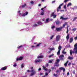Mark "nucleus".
Listing matches in <instances>:
<instances>
[{
  "mask_svg": "<svg viewBox=\"0 0 77 77\" xmlns=\"http://www.w3.org/2000/svg\"><path fill=\"white\" fill-rule=\"evenodd\" d=\"M73 51L72 50H70V54L71 56L72 55V53H73L75 54H77V43L75 44L74 46V48L73 49Z\"/></svg>",
  "mask_w": 77,
  "mask_h": 77,
  "instance_id": "nucleus-1",
  "label": "nucleus"
},
{
  "mask_svg": "<svg viewBox=\"0 0 77 77\" xmlns=\"http://www.w3.org/2000/svg\"><path fill=\"white\" fill-rule=\"evenodd\" d=\"M72 31H74H74H75V30H76V28H74L73 29H72Z\"/></svg>",
  "mask_w": 77,
  "mask_h": 77,
  "instance_id": "nucleus-47",
  "label": "nucleus"
},
{
  "mask_svg": "<svg viewBox=\"0 0 77 77\" xmlns=\"http://www.w3.org/2000/svg\"><path fill=\"white\" fill-rule=\"evenodd\" d=\"M67 75H69V72H67Z\"/></svg>",
  "mask_w": 77,
  "mask_h": 77,
  "instance_id": "nucleus-61",
  "label": "nucleus"
},
{
  "mask_svg": "<svg viewBox=\"0 0 77 77\" xmlns=\"http://www.w3.org/2000/svg\"><path fill=\"white\" fill-rule=\"evenodd\" d=\"M71 5H72V4L71 3H69L68 4L67 7H69V6H71Z\"/></svg>",
  "mask_w": 77,
  "mask_h": 77,
  "instance_id": "nucleus-22",
  "label": "nucleus"
},
{
  "mask_svg": "<svg viewBox=\"0 0 77 77\" xmlns=\"http://www.w3.org/2000/svg\"><path fill=\"white\" fill-rule=\"evenodd\" d=\"M37 23L38 25H41V24H42V22L40 21H38L37 22Z\"/></svg>",
  "mask_w": 77,
  "mask_h": 77,
  "instance_id": "nucleus-19",
  "label": "nucleus"
},
{
  "mask_svg": "<svg viewBox=\"0 0 77 77\" xmlns=\"http://www.w3.org/2000/svg\"><path fill=\"white\" fill-rule=\"evenodd\" d=\"M55 23L57 25H59L61 24V23L59 21H57L55 22Z\"/></svg>",
  "mask_w": 77,
  "mask_h": 77,
  "instance_id": "nucleus-6",
  "label": "nucleus"
},
{
  "mask_svg": "<svg viewBox=\"0 0 77 77\" xmlns=\"http://www.w3.org/2000/svg\"><path fill=\"white\" fill-rule=\"evenodd\" d=\"M59 62H60V60L58 59L56 60L55 63H59Z\"/></svg>",
  "mask_w": 77,
  "mask_h": 77,
  "instance_id": "nucleus-18",
  "label": "nucleus"
},
{
  "mask_svg": "<svg viewBox=\"0 0 77 77\" xmlns=\"http://www.w3.org/2000/svg\"><path fill=\"white\" fill-rule=\"evenodd\" d=\"M31 72L32 73L31 74L30 76H32L36 74V71L33 70H31Z\"/></svg>",
  "mask_w": 77,
  "mask_h": 77,
  "instance_id": "nucleus-4",
  "label": "nucleus"
},
{
  "mask_svg": "<svg viewBox=\"0 0 77 77\" xmlns=\"http://www.w3.org/2000/svg\"><path fill=\"white\" fill-rule=\"evenodd\" d=\"M55 2H56V1H54L52 2V3H55Z\"/></svg>",
  "mask_w": 77,
  "mask_h": 77,
  "instance_id": "nucleus-57",
  "label": "nucleus"
},
{
  "mask_svg": "<svg viewBox=\"0 0 77 77\" xmlns=\"http://www.w3.org/2000/svg\"><path fill=\"white\" fill-rule=\"evenodd\" d=\"M60 36L59 35H57L55 41L56 42H58V41H60Z\"/></svg>",
  "mask_w": 77,
  "mask_h": 77,
  "instance_id": "nucleus-2",
  "label": "nucleus"
},
{
  "mask_svg": "<svg viewBox=\"0 0 77 77\" xmlns=\"http://www.w3.org/2000/svg\"><path fill=\"white\" fill-rule=\"evenodd\" d=\"M20 60V58H17L16 59V61H18Z\"/></svg>",
  "mask_w": 77,
  "mask_h": 77,
  "instance_id": "nucleus-49",
  "label": "nucleus"
},
{
  "mask_svg": "<svg viewBox=\"0 0 77 77\" xmlns=\"http://www.w3.org/2000/svg\"><path fill=\"white\" fill-rule=\"evenodd\" d=\"M27 72H30V71L29 70H28L27 71Z\"/></svg>",
  "mask_w": 77,
  "mask_h": 77,
  "instance_id": "nucleus-53",
  "label": "nucleus"
},
{
  "mask_svg": "<svg viewBox=\"0 0 77 77\" xmlns=\"http://www.w3.org/2000/svg\"><path fill=\"white\" fill-rule=\"evenodd\" d=\"M48 75V73H46L45 74V75L43 76L42 77H46L45 76H47Z\"/></svg>",
  "mask_w": 77,
  "mask_h": 77,
  "instance_id": "nucleus-21",
  "label": "nucleus"
},
{
  "mask_svg": "<svg viewBox=\"0 0 77 77\" xmlns=\"http://www.w3.org/2000/svg\"><path fill=\"white\" fill-rule=\"evenodd\" d=\"M60 19L61 20H68V18L67 17L66 18H63V17L61 16L60 17Z\"/></svg>",
  "mask_w": 77,
  "mask_h": 77,
  "instance_id": "nucleus-5",
  "label": "nucleus"
},
{
  "mask_svg": "<svg viewBox=\"0 0 77 77\" xmlns=\"http://www.w3.org/2000/svg\"><path fill=\"white\" fill-rule=\"evenodd\" d=\"M39 58H40L41 59H42V58H44V56L42 55L38 56V57H37V59H39Z\"/></svg>",
  "mask_w": 77,
  "mask_h": 77,
  "instance_id": "nucleus-13",
  "label": "nucleus"
},
{
  "mask_svg": "<svg viewBox=\"0 0 77 77\" xmlns=\"http://www.w3.org/2000/svg\"><path fill=\"white\" fill-rule=\"evenodd\" d=\"M62 27H61L60 28H56V30L57 31H60L61 30H62Z\"/></svg>",
  "mask_w": 77,
  "mask_h": 77,
  "instance_id": "nucleus-11",
  "label": "nucleus"
},
{
  "mask_svg": "<svg viewBox=\"0 0 77 77\" xmlns=\"http://www.w3.org/2000/svg\"><path fill=\"white\" fill-rule=\"evenodd\" d=\"M60 11H61V12H62V11L64 12V10H60Z\"/></svg>",
  "mask_w": 77,
  "mask_h": 77,
  "instance_id": "nucleus-62",
  "label": "nucleus"
},
{
  "mask_svg": "<svg viewBox=\"0 0 77 77\" xmlns=\"http://www.w3.org/2000/svg\"><path fill=\"white\" fill-rule=\"evenodd\" d=\"M73 74H75V70H74L73 71Z\"/></svg>",
  "mask_w": 77,
  "mask_h": 77,
  "instance_id": "nucleus-46",
  "label": "nucleus"
},
{
  "mask_svg": "<svg viewBox=\"0 0 77 77\" xmlns=\"http://www.w3.org/2000/svg\"><path fill=\"white\" fill-rule=\"evenodd\" d=\"M68 59H69V60H72L73 59V57H71V56H69L68 58Z\"/></svg>",
  "mask_w": 77,
  "mask_h": 77,
  "instance_id": "nucleus-16",
  "label": "nucleus"
},
{
  "mask_svg": "<svg viewBox=\"0 0 77 77\" xmlns=\"http://www.w3.org/2000/svg\"><path fill=\"white\" fill-rule=\"evenodd\" d=\"M59 69L60 70H63V72H65V68H64L63 67H61L59 68Z\"/></svg>",
  "mask_w": 77,
  "mask_h": 77,
  "instance_id": "nucleus-8",
  "label": "nucleus"
},
{
  "mask_svg": "<svg viewBox=\"0 0 77 77\" xmlns=\"http://www.w3.org/2000/svg\"><path fill=\"white\" fill-rule=\"evenodd\" d=\"M61 60H63V57L59 58Z\"/></svg>",
  "mask_w": 77,
  "mask_h": 77,
  "instance_id": "nucleus-44",
  "label": "nucleus"
},
{
  "mask_svg": "<svg viewBox=\"0 0 77 77\" xmlns=\"http://www.w3.org/2000/svg\"><path fill=\"white\" fill-rule=\"evenodd\" d=\"M23 47V45H20V48H21V47Z\"/></svg>",
  "mask_w": 77,
  "mask_h": 77,
  "instance_id": "nucleus-64",
  "label": "nucleus"
},
{
  "mask_svg": "<svg viewBox=\"0 0 77 77\" xmlns=\"http://www.w3.org/2000/svg\"><path fill=\"white\" fill-rule=\"evenodd\" d=\"M48 71H49V73H50V72H51V70L50 69H49V70H48Z\"/></svg>",
  "mask_w": 77,
  "mask_h": 77,
  "instance_id": "nucleus-63",
  "label": "nucleus"
},
{
  "mask_svg": "<svg viewBox=\"0 0 77 77\" xmlns=\"http://www.w3.org/2000/svg\"><path fill=\"white\" fill-rule=\"evenodd\" d=\"M54 28H55V26H53L51 27V29H53Z\"/></svg>",
  "mask_w": 77,
  "mask_h": 77,
  "instance_id": "nucleus-43",
  "label": "nucleus"
},
{
  "mask_svg": "<svg viewBox=\"0 0 77 77\" xmlns=\"http://www.w3.org/2000/svg\"><path fill=\"white\" fill-rule=\"evenodd\" d=\"M13 66L14 67H15L17 66V64H16V63H15L13 65Z\"/></svg>",
  "mask_w": 77,
  "mask_h": 77,
  "instance_id": "nucleus-35",
  "label": "nucleus"
},
{
  "mask_svg": "<svg viewBox=\"0 0 77 77\" xmlns=\"http://www.w3.org/2000/svg\"><path fill=\"white\" fill-rule=\"evenodd\" d=\"M7 69V66H5L3 67H2L1 69V70H2L3 71H5V70H6Z\"/></svg>",
  "mask_w": 77,
  "mask_h": 77,
  "instance_id": "nucleus-7",
  "label": "nucleus"
},
{
  "mask_svg": "<svg viewBox=\"0 0 77 77\" xmlns=\"http://www.w3.org/2000/svg\"><path fill=\"white\" fill-rule=\"evenodd\" d=\"M71 0H65L63 2L64 3H66V2H69V1H70Z\"/></svg>",
  "mask_w": 77,
  "mask_h": 77,
  "instance_id": "nucleus-29",
  "label": "nucleus"
},
{
  "mask_svg": "<svg viewBox=\"0 0 77 77\" xmlns=\"http://www.w3.org/2000/svg\"><path fill=\"white\" fill-rule=\"evenodd\" d=\"M56 16H57L56 15H55V14L54 16H53L54 18H56Z\"/></svg>",
  "mask_w": 77,
  "mask_h": 77,
  "instance_id": "nucleus-41",
  "label": "nucleus"
},
{
  "mask_svg": "<svg viewBox=\"0 0 77 77\" xmlns=\"http://www.w3.org/2000/svg\"><path fill=\"white\" fill-rule=\"evenodd\" d=\"M43 69H44L45 71H47L48 70V69L46 68V67L43 66Z\"/></svg>",
  "mask_w": 77,
  "mask_h": 77,
  "instance_id": "nucleus-15",
  "label": "nucleus"
},
{
  "mask_svg": "<svg viewBox=\"0 0 77 77\" xmlns=\"http://www.w3.org/2000/svg\"><path fill=\"white\" fill-rule=\"evenodd\" d=\"M28 14V12L26 11L25 12V13H24L23 15H22V17H25L26 15H27Z\"/></svg>",
  "mask_w": 77,
  "mask_h": 77,
  "instance_id": "nucleus-10",
  "label": "nucleus"
},
{
  "mask_svg": "<svg viewBox=\"0 0 77 77\" xmlns=\"http://www.w3.org/2000/svg\"><path fill=\"white\" fill-rule=\"evenodd\" d=\"M38 26V25L37 24H35L33 26V27H37Z\"/></svg>",
  "mask_w": 77,
  "mask_h": 77,
  "instance_id": "nucleus-31",
  "label": "nucleus"
},
{
  "mask_svg": "<svg viewBox=\"0 0 77 77\" xmlns=\"http://www.w3.org/2000/svg\"><path fill=\"white\" fill-rule=\"evenodd\" d=\"M69 62V61L68 60L65 64H64V65L65 66H67V64Z\"/></svg>",
  "mask_w": 77,
  "mask_h": 77,
  "instance_id": "nucleus-24",
  "label": "nucleus"
},
{
  "mask_svg": "<svg viewBox=\"0 0 77 77\" xmlns=\"http://www.w3.org/2000/svg\"><path fill=\"white\" fill-rule=\"evenodd\" d=\"M68 27H69V26H68L67 27V31H66L67 33H68V32H69V29H68Z\"/></svg>",
  "mask_w": 77,
  "mask_h": 77,
  "instance_id": "nucleus-25",
  "label": "nucleus"
},
{
  "mask_svg": "<svg viewBox=\"0 0 77 77\" xmlns=\"http://www.w3.org/2000/svg\"><path fill=\"white\" fill-rule=\"evenodd\" d=\"M54 35H53L51 36V37L50 38V39H53V37H54Z\"/></svg>",
  "mask_w": 77,
  "mask_h": 77,
  "instance_id": "nucleus-28",
  "label": "nucleus"
},
{
  "mask_svg": "<svg viewBox=\"0 0 77 77\" xmlns=\"http://www.w3.org/2000/svg\"><path fill=\"white\" fill-rule=\"evenodd\" d=\"M66 25H65V24H64L63 25V26L62 27L61 26V27H62V28H63V27H65V26Z\"/></svg>",
  "mask_w": 77,
  "mask_h": 77,
  "instance_id": "nucleus-37",
  "label": "nucleus"
},
{
  "mask_svg": "<svg viewBox=\"0 0 77 77\" xmlns=\"http://www.w3.org/2000/svg\"><path fill=\"white\" fill-rule=\"evenodd\" d=\"M44 14V12H42L41 14V15H43Z\"/></svg>",
  "mask_w": 77,
  "mask_h": 77,
  "instance_id": "nucleus-54",
  "label": "nucleus"
},
{
  "mask_svg": "<svg viewBox=\"0 0 77 77\" xmlns=\"http://www.w3.org/2000/svg\"><path fill=\"white\" fill-rule=\"evenodd\" d=\"M38 6H41V4H39L38 5Z\"/></svg>",
  "mask_w": 77,
  "mask_h": 77,
  "instance_id": "nucleus-60",
  "label": "nucleus"
},
{
  "mask_svg": "<svg viewBox=\"0 0 77 77\" xmlns=\"http://www.w3.org/2000/svg\"><path fill=\"white\" fill-rule=\"evenodd\" d=\"M30 3L31 4V5H33L34 2H33V1H31L30 2Z\"/></svg>",
  "mask_w": 77,
  "mask_h": 77,
  "instance_id": "nucleus-38",
  "label": "nucleus"
},
{
  "mask_svg": "<svg viewBox=\"0 0 77 77\" xmlns=\"http://www.w3.org/2000/svg\"><path fill=\"white\" fill-rule=\"evenodd\" d=\"M23 59V57H20V60H22Z\"/></svg>",
  "mask_w": 77,
  "mask_h": 77,
  "instance_id": "nucleus-26",
  "label": "nucleus"
},
{
  "mask_svg": "<svg viewBox=\"0 0 77 77\" xmlns=\"http://www.w3.org/2000/svg\"><path fill=\"white\" fill-rule=\"evenodd\" d=\"M59 72V70H57V71H56V72Z\"/></svg>",
  "mask_w": 77,
  "mask_h": 77,
  "instance_id": "nucleus-59",
  "label": "nucleus"
},
{
  "mask_svg": "<svg viewBox=\"0 0 77 77\" xmlns=\"http://www.w3.org/2000/svg\"><path fill=\"white\" fill-rule=\"evenodd\" d=\"M53 61V60L51 61V60H49V61L48 62V63H52V61Z\"/></svg>",
  "mask_w": 77,
  "mask_h": 77,
  "instance_id": "nucleus-52",
  "label": "nucleus"
},
{
  "mask_svg": "<svg viewBox=\"0 0 77 77\" xmlns=\"http://www.w3.org/2000/svg\"><path fill=\"white\" fill-rule=\"evenodd\" d=\"M61 49H62V46H61L60 45L58 47V50L60 51V50H61Z\"/></svg>",
  "mask_w": 77,
  "mask_h": 77,
  "instance_id": "nucleus-20",
  "label": "nucleus"
},
{
  "mask_svg": "<svg viewBox=\"0 0 77 77\" xmlns=\"http://www.w3.org/2000/svg\"><path fill=\"white\" fill-rule=\"evenodd\" d=\"M50 50H54V48H50Z\"/></svg>",
  "mask_w": 77,
  "mask_h": 77,
  "instance_id": "nucleus-39",
  "label": "nucleus"
},
{
  "mask_svg": "<svg viewBox=\"0 0 77 77\" xmlns=\"http://www.w3.org/2000/svg\"><path fill=\"white\" fill-rule=\"evenodd\" d=\"M20 66L22 68H24V64H23V63Z\"/></svg>",
  "mask_w": 77,
  "mask_h": 77,
  "instance_id": "nucleus-30",
  "label": "nucleus"
},
{
  "mask_svg": "<svg viewBox=\"0 0 77 77\" xmlns=\"http://www.w3.org/2000/svg\"><path fill=\"white\" fill-rule=\"evenodd\" d=\"M41 43H39L36 45V47H39V46L40 45H41Z\"/></svg>",
  "mask_w": 77,
  "mask_h": 77,
  "instance_id": "nucleus-36",
  "label": "nucleus"
},
{
  "mask_svg": "<svg viewBox=\"0 0 77 77\" xmlns=\"http://www.w3.org/2000/svg\"><path fill=\"white\" fill-rule=\"evenodd\" d=\"M73 41V37H71L70 38L69 42L70 43H72Z\"/></svg>",
  "mask_w": 77,
  "mask_h": 77,
  "instance_id": "nucleus-12",
  "label": "nucleus"
},
{
  "mask_svg": "<svg viewBox=\"0 0 77 77\" xmlns=\"http://www.w3.org/2000/svg\"><path fill=\"white\" fill-rule=\"evenodd\" d=\"M54 12H53L52 14H51V15L52 16H53L54 15Z\"/></svg>",
  "mask_w": 77,
  "mask_h": 77,
  "instance_id": "nucleus-50",
  "label": "nucleus"
},
{
  "mask_svg": "<svg viewBox=\"0 0 77 77\" xmlns=\"http://www.w3.org/2000/svg\"><path fill=\"white\" fill-rule=\"evenodd\" d=\"M43 74L42 73H41L40 74V75H43Z\"/></svg>",
  "mask_w": 77,
  "mask_h": 77,
  "instance_id": "nucleus-58",
  "label": "nucleus"
},
{
  "mask_svg": "<svg viewBox=\"0 0 77 77\" xmlns=\"http://www.w3.org/2000/svg\"><path fill=\"white\" fill-rule=\"evenodd\" d=\"M64 8L65 9H66V5L64 6Z\"/></svg>",
  "mask_w": 77,
  "mask_h": 77,
  "instance_id": "nucleus-48",
  "label": "nucleus"
},
{
  "mask_svg": "<svg viewBox=\"0 0 77 77\" xmlns=\"http://www.w3.org/2000/svg\"><path fill=\"white\" fill-rule=\"evenodd\" d=\"M60 51H59L58 50V52L57 53V55H60Z\"/></svg>",
  "mask_w": 77,
  "mask_h": 77,
  "instance_id": "nucleus-27",
  "label": "nucleus"
},
{
  "mask_svg": "<svg viewBox=\"0 0 77 77\" xmlns=\"http://www.w3.org/2000/svg\"><path fill=\"white\" fill-rule=\"evenodd\" d=\"M71 64V63H69L68 64V66H70Z\"/></svg>",
  "mask_w": 77,
  "mask_h": 77,
  "instance_id": "nucleus-56",
  "label": "nucleus"
},
{
  "mask_svg": "<svg viewBox=\"0 0 77 77\" xmlns=\"http://www.w3.org/2000/svg\"><path fill=\"white\" fill-rule=\"evenodd\" d=\"M74 39L75 40H77V36L74 38Z\"/></svg>",
  "mask_w": 77,
  "mask_h": 77,
  "instance_id": "nucleus-51",
  "label": "nucleus"
},
{
  "mask_svg": "<svg viewBox=\"0 0 77 77\" xmlns=\"http://www.w3.org/2000/svg\"><path fill=\"white\" fill-rule=\"evenodd\" d=\"M26 6V4H24L23 5H22V8H24Z\"/></svg>",
  "mask_w": 77,
  "mask_h": 77,
  "instance_id": "nucleus-23",
  "label": "nucleus"
},
{
  "mask_svg": "<svg viewBox=\"0 0 77 77\" xmlns=\"http://www.w3.org/2000/svg\"><path fill=\"white\" fill-rule=\"evenodd\" d=\"M54 66H57V67H58V66H59V64H58V63H55Z\"/></svg>",
  "mask_w": 77,
  "mask_h": 77,
  "instance_id": "nucleus-17",
  "label": "nucleus"
},
{
  "mask_svg": "<svg viewBox=\"0 0 77 77\" xmlns=\"http://www.w3.org/2000/svg\"><path fill=\"white\" fill-rule=\"evenodd\" d=\"M42 60L41 59H38V60H37V59H36L35 60V63H37V62H42Z\"/></svg>",
  "mask_w": 77,
  "mask_h": 77,
  "instance_id": "nucleus-9",
  "label": "nucleus"
},
{
  "mask_svg": "<svg viewBox=\"0 0 77 77\" xmlns=\"http://www.w3.org/2000/svg\"><path fill=\"white\" fill-rule=\"evenodd\" d=\"M41 68H38V72H39V71H41Z\"/></svg>",
  "mask_w": 77,
  "mask_h": 77,
  "instance_id": "nucleus-45",
  "label": "nucleus"
},
{
  "mask_svg": "<svg viewBox=\"0 0 77 77\" xmlns=\"http://www.w3.org/2000/svg\"><path fill=\"white\" fill-rule=\"evenodd\" d=\"M63 5V3L61 4L59 6V7L57 8V12H59V9H61V6H62V5Z\"/></svg>",
  "mask_w": 77,
  "mask_h": 77,
  "instance_id": "nucleus-3",
  "label": "nucleus"
},
{
  "mask_svg": "<svg viewBox=\"0 0 77 77\" xmlns=\"http://www.w3.org/2000/svg\"><path fill=\"white\" fill-rule=\"evenodd\" d=\"M48 20H49V19L48 18L46 19V23H48Z\"/></svg>",
  "mask_w": 77,
  "mask_h": 77,
  "instance_id": "nucleus-42",
  "label": "nucleus"
},
{
  "mask_svg": "<svg viewBox=\"0 0 77 77\" xmlns=\"http://www.w3.org/2000/svg\"><path fill=\"white\" fill-rule=\"evenodd\" d=\"M66 38L67 39V41H68V39H69V34H67V35L66 37Z\"/></svg>",
  "mask_w": 77,
  "mask_h": 77,
  "instance_id": "nucleus-14",
  "label": "nucleus"
},
{
  "mask_svg": "<svg viewBox=\"0 0 77 77\" xmlns=\"http://www.w3.org/2000/svg\"><path fill=\"white\" fill-rule=\"evenodd\" d=\"M55 69V68L54 67H52L51 68V69L52 70H53V69Z\"/></svg>",
  "mask_w": 77,
  "mask_h": 77,
  "instance_id": "nucleus-55",
  "label": "nucleus"
},
{
  "mask_svg": "<svg viewBox=\"0 0 77 77\" xmlns=\"http://www.w3.org/2000/svg\"><path fill=\"white\" fill-rule=\"evenodd\" d=\"M64 57V55H61L59 57V58Z\"/></svg>",
  "mask_w": 77,
  "mask_h": 77,
  "instance_id": "nucleus-32",
  "label": "nucleus"
},
{
  "mask_svg": "<svg viewBox=\"0 0 77 77\" xmlns=\"http://www.w3.org/2000/svg\"><path fill=\"white\" fill-rule=\"evenodd\" d=\"M54 56V54H52V55H50L49 56V57H52V56Z\"/></svg>",
  "mask_w": 77,
  "mask_h": 77,
  "instance_id": "nucleus-40",
  "label": "nucleus"
},
{
  "mask_svg": "<svg viewBox=\"0 0 77 77\" xmlns=\"http://www.w3.org/2000/svg\"><path fill=\"white\" fill-rule=\"evenodd\" d=\"M62 53L63 54H66V52L65 51H62Z\"/></svg>",
  "mask_w": 77,
  "mask_h": 77,
  "instance_id": "nucleus-33",
  "label": "nucleus"
},
{
  "mask_svg": "<svg viewBox=\"0 0 77 77\" xmlns=\"http://www.w3.org/2000/svg\"><path fill=\"white\" fill-rule=\"evenodd\" d=\"M77 19V17H75L74 19H73V21H75V20Z\"/></svg>",
  "mask_w": 77,
  "mask_h": 77,
  "instance_id": "nucleus-34",
  "label": "nucleus"
}]
</instances>
